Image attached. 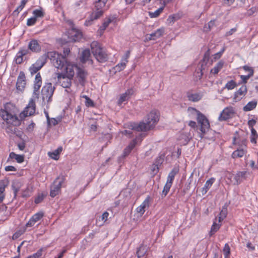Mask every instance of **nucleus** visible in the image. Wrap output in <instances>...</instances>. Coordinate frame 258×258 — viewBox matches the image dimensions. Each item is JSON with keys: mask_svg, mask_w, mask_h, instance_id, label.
I'll return each mask as SVG.
<instances>
[{"mask_svg": "<svg viewBox=\"0 0 258 258\" xmlns=\"http://www.w3.org/2000/svg\"><path fill=\"white\" fill-rule=\"evenodd\" d=\"M43 213L42 212L35 214L26 224L25 226L26 227H31L33 226L37 222L39 221L43 217Z\"/></svg>", "mask_w": 258, "mask_h": 258, "instance_id": "obj_22", "label": "nucleus"}, {"mask_svg": "<svg viewBox=\"0 0 258 258\" xmlns=\"http://www.w3.org/2000/svg\"><path fill=\"white\" fill-rule=\"evenodd\" d=\"M159 120V114L157 111L152 110L145 119V122L139 123H131L129 127L138 132H146L154 128Z\"/></svg>", "mask_w": 258, "mask_h": 258, "instance_id": "obj_1", "label": "nucleus"}, {"mask_svg": "<svg viewBox=\"0 0 258 258\" xmlns=\"http://www.w3.org/2000/svg\"><path fill=\"white\" fill-rule=\"evenodd\" d=\"M165 30L164 28L162 27L158 29L156 31H155L154 32L152 33L149 35V37H148V39L151 40H156L157 39L160 38L161 37L163 34L164 33Z\"/></svg>", "mask_w": 258, "mask_h": 258, "instance_id": "obj_27", "label": "nucleus"}, {"mask_svg": "<svg viewBox=\"0 0 258 258\" xmlns=\"http://www.w3.org/2000/svg\"><path fill=\"white\" fill-rule=\"evenodd\" d=\"M13 106V104L11 103H6L5 105V109L0 110V116L8 124L13 126H17L20 124L21 122L17 116L10 113V109Z\"/></svg>", "mask_w": 258, "mask_h": 258, "instance_id": "obj_4", "label": "nucleus"}, {"mask_svg": "<svg viewBox=\"0 0 258 258\" xmlns=\"http://www.w3.org/2000/svg\"><path fill=\"white\" fill-rule=\"evenodd\" d=\"M57 123H58V121L54 118H50V122H47V124L49 126H50V125L54 126V125L57 124Z\"/></svg>", "mask_w": 258, "mask_h": 258, "instance_id": "obj_64", "label": "nucleus"}, {"mask_svg": "<svg viewBox=\"0 0 258 258\" xmlns=\"http://www.w3.org/2000/svg\"><path fill=\"white\" fill-rule=\"evenodd\" d=\"M247 172L246 171H238L235 174L233 175V184L234 185L240 184L244 180L247 178Z\"/></svg>", "mask_w": 258, "mask_h": 258, "instance_id": "obj_18", "label": "nucleus"}, {"mask_svg": "<svg viewBox=\"0 0 258 258\" xmlns=\"http://www.w3.org/2000/svg\"><path fill=\"white\" fill-rule=\"evenodd\" d=\"M26 227L25 226L23 227V228H21L20 230L17 231L12 236V239L13 240L17 239L19 237H20L23 234H24L26 230Z\"/></svg>", "mask_w": 258, "mask_h": 258, "instance_id": "obj_38", "label": "nucleus"}, {"mask_svg": "<svg viewBox=\"0 0 258 258\" xmlns=\"http://www.w3.org/2000/svg\"><path fill=\"white\" fill-rule=\"evenodd\" d=\"M27 49L34 52H38L40 51L41 47L37 40L33 39L29 42Z\"/></svg>", "mask_w": 258, "mask_h": 258, "instance_id": "obj_25", "label": "nucleus"}, {"mask_svg": "<svg viewBox=\"0 0 258 258\" xmlns=\"http://www.w3.org/2000/svg\"><path fill=\"white\" fill-rule=\"evenodd\" d=\"M130 53H131V51L130 50H127L124 56H123V57L122 58V61H123V63H127L128 60H127V59L128 58V57H130Z\"/></svg>", "mask_w": 258, "mask_h": 258, "instance_id": "obj_62", "label": "nucleus"}, {"mask_svg": "<svg viewBox=\"0 0 258 258\" xmlns=\"http://www.w3.org/2000/svg\"><path fill=\"white\" fill-rule=\"evenodd\" d=\"M69 37L71 40L77 41L82 37V33L80 30L72 28L69 32Z\"/></svg>", "mask_w": 258, "mask_h": 258, "instance_id": "obj_23", "label": "nucleus"}, {"mask_svg": "<svg viewBox=\"0 0 258 258\" xmlns=\"http://www.w3.org/2000/svg\"><path fill=\"white\" fill-rule=\"evenodd\" d=\"M54 90V87H52L50 83H46L41 90L42 97L43 101L49 102L52 97Z\"/></svg>", "mask_w": 258, "mask_h": 258, "instance_id": "obj_8", "label": "nucleus"}, {"mask_svg": "<svg viewBox=\"0 0 258 258\" xmlns=\"http://www.w3.org/2000/svg\"><path fill=\"white\" fill-rule=\"evenodd\" d=\"M197 120L200 127L197 128L200 132L199 133V137L202 139L204 138L205 135L209 131L210 129V123L207 117L200 111L197 110ZM188 125L192 128L198 127L196 122L194 121H190Z\"/></svg>", "mask_w": 258, "mask_h": 258, "instance_id": "obj_2", "label": "nucleus"}, {"mask_svg": "<svg viewBox=\"0 0 258 258\" xmlns=\"http://www.w3.org/2000/svg\"><path fill=\"white\" fill-rule=\"evenodd\" d=\"M247 92L246 86L242 85L234 94L233 100L235 102H237L241 100L246 95Z\"/></svg>", "mask_w": 258, "mask_h": 258, "instance_id": "obj_21", "label": "nucleus"}, {"mask_svg": "<svg viewBox=\"0 0 258 258\" xmlns=\"http://www.w3.org/2000/svg\"><path fill=\"white\" fill-rule=\"evenodd\" d=\"M171 185L169 184L168 183H166L164 186L163 189L161 192V196L162 198H165L167 195L168 194L169 190L171 187Z\"/></svg>", "mask_w": 258, "mask_h": 258, "instance_id": "obj_39", "label": "nucleus"}, {"mask_svg": "<svg viewBox=\"0 0 258 258\" xmlns=\"http://www.w3.org/2000/svg\"><path fill=\"white\" fill-rule=\"evenodd\" d=\"M12 188L14 190V195L16 196L19 190V186H18V183H14L12 185Z\"/></svg>", "mask_w": 258, "mask_h": 258, "instance_id": "obj_63", "label": "nucleus"}, {"mask_svg": "<svg viewBox=\"0 0 258 258\" xmlns=\"http://www.w3.org/2000/svg\"><path fill=\"white\" fill-rule=\"evenodd\" d=\"M236 86V83L234 80H230L228 81L225 85L224 88H226L228 90H232Z\"/></svg>", "mask_w": 258, "mask_h": 258, "instance_id": "obj_44", "label": "nucleus"}, {"mask_svg": "<svg viewBox=\"0 0 258 258\" xmlns=\"http://www.w3.org/2000/svg\"><path fill=\"white\" fill-rule=\"evenodd\" d=\"M129 99V98L125 95V93L122 94L118 100V104L120 105L124 101H127Z\"/></svg>", "mask_w": 258, "mask_h": 258, "instance_id": "obj_47", "label": "nucleus"}, {"mask_svg": "<svg viewBox=\"0 0 258 258\" xmlns=\"http://www.w3.org/2000/svg\"><path fill=\"white\" fill-rule=\"evenodd\" d=\"M46 63V57L45 56H41L29 68L31 75L36 74L39 71Z\"/></svg>", "mask_w": 258, "mask_h": 258, "instance_id": "obj_10", "label": "nucleus"}, {"mask_svg": "<svg viewBox=\"0 0 258 258\" xmlns=\"http://www.w3.org/2000/svg\"><path fill=\"white\" fill-rule=\"evenodd\" d=\"M57 78V83L60 84L63 88H66L65 92L73 96L74 93L71 89L72 78L66 76L63 73H57L56 74Z\"/></svg>", "mask_w": 258, "mask_h": 258, "instance_id": "obj_6", "label": "nucleus"}, {"mask_svg": "<svg viewBox=\"0 0 258 258\" xmlns=\"http://www.w3.org/2000/svg\"><path fill=\"white\" fill-rule=\"evenodd\" d=\"M252 77L250 75H241L240 78L242 81L243 83H246L247 82V80Z\"/></svg>", "mask_w": 258, "mask_h": 258, "instance_id": "obj_61", "label": "nucleus"}, {"mask_svg": "<svg viewBox=\"0 0 258 258\" xmlns=\"http://www.w3.org/2000/svg\"><path fill=\"white\" fill-rule=\"evenodd\" d=\"M256 123V120L254 119H250L247 122V124L248 126L251 128H253V126L255 125Z\"/></svg>", "mask_w": 258, "mask_h": 258, "instance_id": "obj_59", "label": "nucleus"}, {"mask_svg": "<svg viewBox=\"0 0 258 258\" xmlns=\"http://www.w3.org/2000/svg\"><path fill=\"white\" fill-rule=\"evenodd\" d=\"M205 68H202L201 67L199 69V70H200V72H197V75H196V79H197V81H198V80H201L203 75V73L202 72V71L203 70H204Z\"/></svg>", "mask_w": 258, "mask_h": 258, "instance_id": "obj_58", "label": "nucleus"}, {"mask_svg": "<svg viewBox=\"0 0 258 258\" xmlns=\"http://www.w3.org/2000/svg\"><path fill=\"white\" fill-rule=\"evenodd\" d=\"M215 25V21L211 20L207 24H206L204 27V30L205 32H209Z\"/></svg>", "mask_w": 258, "mask_h": 258, "instance_id": "obj_41", "label": "nucleus"}, {"mask_svg": "<svg viewBox=\"0 0 258 258\" xmlns=\"http://www.w3.org/2000/svg\"><path fill=\"white\" fill-rule=\"evenodd\" d=\"M151 198L147 196L142 204L136 208V212L142 216L145 213L146 209L148 208L150 206V201Z\"/></svg>", "mask_w": 258, "mask_h": 258, "instance_id": "obj_20", "label": "nucleus"}, {"mask_svg": "<svg viewBox=\"0 0 258 258\" xmlns=\"http://www.w3.org/2000/svg\"><path fill=\"white\" fill-rule=\"evenodd\" d=\"M221 225L214 222L211 226V231L210 232V236H212L215 232H216L220 228Z\"/></svg>", "mask_w": 258, "mask_h": 258, "instance_id": "obj_43", "label": "nucleus"}, {"mask_svg": "<svg viewBox=\"0 0 258 258\" xmlns=\"http://www.w3.org/2000/svg\"><path fill=\"white\" fill-rule=\"evenodd\" d=\"M112 21V19L111 18H108L104 20L103 23V27L107 28L110 23Z\"/></svg>", "mask_w": 258, "mask_h": 258, "instance_id": "obj_57", "label": "nucleus"}, {"mask_svg": "<svg viewBox=\"0 0 258 258\" xmlns=\"http://www.w3.org/2000/svg\"><path fill=\"white\" fill-rule=\"evenodd\" d=\"M178 17L176 15H171L169 16L167 19V21L169 23H173L175 21L177 20Z\"/></svg>", "mask_w": 258, "mask_h": 258, "instance_id": "obj_52", "label": "nucleus"}, {"mask_svg": "<svg viewBox=\"0 0 258 258\" xmlns=\"http://www.w3.org/2000/svg\"><path fill=\"white\" fill-rule=\"evenodd\" d=\"M65 180V176L62 174H60L53 181V185L51 186L50 192V196L52 198H54L58 195Z\"/></svg>", "mask_w": 258, "mask_h": 258, "instance_id": "obj_7", "label": "nucleus"}, {"mask_svg": "<svg viewBox=\"0 0 258 258\" xmlns=\"http://www.w3.org/2000/svg\"><path fill=\"white\" fill-rule=\"evenodd\" d=\"M42 249H39L36 253L30 255V256L31 258H39L42 255Z\"/></svg>", "mask_w": 258, "mask_h": 258, "instance_id": "obj_55", "label": "nucleus"}, {"mask_svg": "<svg viewBox=\"0 0 258 258\" xmlns=\"http://www.w3.org/2000/svg\"><path fill=\"white\" fill-rule=\"evenodd\" d=\"M34 17L37 18L42 17L43 16V12L39 10H35L33 11Z\"/></svg>", "mask_w": 258, "mask_h": 258, "instance_id": "obj_49", "label": "nucleus"}, {"mask_svg": "<svg viewBox=\"0 0 258 258\" xmlns=\"http://www.w3.org/2000/svg\"><path fill=\"white\" fill-rule=\"evenodd\" d=\"M44 197L45 196L43 194L38 195V196L35 199V203L36 204H39L41 203L43 200Z\"/></svg>", "mask_w": 258, "mask_h": 258, "instance_id": "obj_54", "label": "nucleus"}, {"mask_svg": "<svg viewBox=\"0 0 258 258\" xmlns=\"http://www.w3.org/2000/svg\"><path fill=\"white\" fill-rule=\"evenodd\" d=\"M84 97L85 99V105L87 107H94V102L89 97L85 95L84 96Z\"/></svg>", "mask_w": 258, "mask_h": 258, "instance_id": "obj_46", "label": "nucleus"}, {"mask_svg": "<svg viewBox=\"0 0 258 258\" xmlns=\"http://www.w3.org/2000/svg\"><path fill=\"white\" fill-rule=\"evenodd\" d=\"M15 159L18 163H21L23 162L24 160V156L17 154L15 158Z\"/></svg>", "mask_w": 258, "mask_h": 258, "instance_id": "obj_60", "label": "nucleus"}, {"mask_svg": "<svg viewBox=\"0 0 258 258\" xmlns=\"http://www.w3.org/2000/svg\"><path fill=\"white\" fill-rule=\"evenodd\" d=\"M37 21V19L35 17H32L27 20V25L29 26L34 25Z\"/></svg>", "mask_w": 258, "mask_h": 258, "instance_id": "obj_51", "label": "nucleus"}, {"mask_svg": "<svg viewBox=\"0 0 258 258\" xmlns=\"http://www.w3.org/2000/svg\"><path fill=\"white\" fill-rule=\"evenodd\" d=\"M233 144L238 146V148L246 149L247 141L245 139H237L236 137L233 138Z\"/></svg>", "mask_w": 258, "mask_h": 258, "instance_id": "obj_28", "label": "nucleus"}, {"mask_svg": "<svg viewBox=\"0 0 258 258\" xmlns=\"http://www.w3.org/2000/svg\"><path fill=\"white\" fill-rule=\"evenodd\" d=\"M202 95L200 93H190L188 92L187 93V97L189 101L192 102H197L200 100L202 98Z\"/></svg>", "mask_w": 258, "mask_h": 258, "instance_id": "obj_33", "label": "nucleus"}, {"mask_svg": "<svg viewBox=\"0 0 258 258\" xmlns=\"http://www.w3.org/2000/svg\"><path fill=\"white\" fill-rule=\"evenodd\" d=\"M35 102L33 99H31L23 111L20 113V117L23 118L33 115L35 111Z\"/></svg>", "mask_w": 258, "mask_h": 258, "instance_id": "obj_9", "label": "nucleus"}, {"mask_svg": "<svg viewBox=\"0 0 258 258\" xmlns=\"http://www.w3.org/2000/svg\"><path fill=\"white\" fill-rule=\"evenodd\" d=\"M209 60V58L208 57H206V56H204L202 60L201 61L200 63L201 64V67L202 68H204L205 66L206 65Z\"/></svg>", "mask_w": 258, "mask_h": 258, "instance_id": "obj_53", "label": "nucleus"}, {"mask_svg": "<svg viewBox=\"0 0 258 258\" xmlns=\"http://www.w3.org/2000/svg\"><path fill=\"white\" fill-rule=\"evenodd\" d=\"M29 53V50L25 47L20 48L17 53L14 60L16 64H21L24 60V57Z\"/></svg>", "mask_w": 258, "mask_h": 258, "instance_id": "obj_15", "label": "nucleus"}, {"mask_svg": "<svg viewBox=\"0 0 258 258\" xmlns=\"http://www.w3.org/2000/svg\"><path fill=\"white\" fill-rule=\"evenodd\" d=\"M26 84V77L24 72L19 73L16 83V88L18 90L23 91Z\"/></svg>", "mask_w": 258, "mask_h": 258, "instance_id": "obj_16", "label": "nucleus"}, {"mask_svg": "<svg viewBox=\"0 0 258 258\" xmlns=\"http://www.w3.org/2000/svg\"><path fill=\"white\" fill-rule=\"evenodd\" d=\"M215 180L214 178H211L206 182L204 186L202 189V192L203 195L207 192L214 182Z\"/></svg>", "mask_w": 258, "mask_h": 258, "instance_id": "obj_32", "label": "nucleus"}, {"mask_svg": "<svg viewBox=\"0 0 258 258\" xmlns=\"http://www.w3.org/2000/svg\"><path fill=\"white\" fill-rule=\"evenodd\" d=\"M101 17V12L94 13L92 12L89 17L85 21L84 25L86 26H91L93 24L94 21L99 19Z\"/></svg>", "mask_w": 258, "mask_h": 258, "instance_id": "obj_24", "label": "nucleus"}, {"mask_svg": "<svg viewBox=\"0 0 258 258\" xmlns=\"http://www.w3.org/2000/svg\"><path fill=\"white\" fill-rule=\"evenodd\" d=\"M108 0H98L94 3V8L93 10L94 13L101 12V16L103 15L106 8V4Z\"/></svg>", "mask_w": 258, "mask_h": 258, "instance_id": "obj_17", "label": "nucleus"}, {"mask_svg": "<svg viewBox=\"0 0 258 258\" xmlns=\"http://www.w3.org/2000/svg\"><path fill=\"white\" fill-rule=\"evenodd\" d=\"M147 252V247L146 246L141 245L138 249L137 255L138 258H140L144 256Z\"/></svg>", "mask_w": 258, "mask_h": 258, "instance_id": "obj_36", "label": "nucleus"}, {"mask_svg": "<svg viewBox=\"0 0 258 258\" xmlns=\"http://www.w3.org/2000/svg\"><path fill=\"white\" fill-rule=\"evenodd\" d=\"M42 79L40 73L37 74L35 76L33 93L35 95L38 94L39 90L41 86Z\"/></svg>", "mask_w": 258, "mask_h": 258, "instance_id": "obj_26", "label": "nucleus"}, {"mask_svg": "<svg viewBox=\"0 0 258 258\" xmlns=\"http://www.w3.org/2000/svg\"><path fill=\"white\" fill-rule=\"evenodd\" d=\"M76 66H75V67ZM74 67L71 64H68L67 62V60L65 59V63L64 64L63 67L61 69H59V70L62 71V73L63 74H65L66 76L69 77L73 79L74 75L75 72L74 70Z\"/></svg>", "mask_w": 258, "mask_h": 258, "instance_id": "obj_19", "label": "nucleus"}, {"mask_svg": "<svg viewBox=\"0 0 258 258\" xmlns=\"http://www.w3.org/2000/svg\"><path fill=\"white\" fill-rule=\"evenodd\" d=\"M225 47H223L220 51L215 53L214 55V58L215 59H217L220 58L221 57L223 52L225 51Z\"/></svg>", "mask_w": 258, "mask_h": 258, "instance_id": "obj_50", "label": "nucleus"}, {"mask_svg": "<svg viewBox=\"0 0 258 258\" xmlns=\"http://www.w3.org/2000/svg\"><path fill=\"white\" fill-rule=\"evenodd\" d=\"M242 69L245 71L248 72L249 73L248 75L253 76L254 70L252 67L245 65L242 67Z\"/></svg>", "mask_w": 258, "mask_h": 258, "instance_id": "obj_48", "label": "nucleus"}, {"mask_svg": "<svg viewBox=\"0 0 258 258\" xmlns=\"http://www.w3.org/2000/svg\"><path fill=\"white\" fill-rule=\"evenodd\" d=\"M124 93L125 95H126L130 99L131 97V96L134 94V90L133 88L128 89L125 91Z\"/></svg>", "mask_w": 258, "mask_h": 258, "instance_id": "obj_56", "label": "nucleus"}, {"mask_svg": "<svg viewBox=\"0 0 258 258\" xmlns=\"http://www.w3.org/2000/svg\"><path fill=\"white\" fill-rule=\"evenodd\" d=\"M8 184V181L6 180H0V203H2L5 198L4 191L6 187Z\"/></svg>", "mask_w": 258, "mask_h": 258, "instance_id": "obj_30", "label": "nucleus"}, {"mask_svg": "<svg viewBox=\"0 0 258 258\" xmlns=\"http://www.w3.org/2000/svg\"><path fill=\"white\" fill-rule=\"evenodd\" d=\"M42 56H45L46 61L47 58L50 59L53 66L57 69H61L65 63V58L55 51L48 52Z\"/></svg>", "mask_w": 258, "mask_h": 258, "instance_id": "obj_5", "label": "nucleus"}, {"mask_svg": "<svg viewBox=\"0 0 258 258\" xmlns=\"http://www.w3.org/2000/svg\"><path fill=\"white\" fill-rule=\"evenodd\" d=\"M75 68L77 70V77L78 81L81 85L84 86L86 82L88 73L84 69L81 68L77 66Z\"/></svg>", "mask_w": 258, "mask_h": 258, "instance_id": "obj_13", "label": "nucleus"}, {"mask_svg": "<svg viewBox=\"0 0 258 258\" xmlns=\"http://www.w3.org/2000/svg\"><path fill=\"white\" fill-rule=\"evenodd\" d=\"M164 8V7L163 6V7L159 8L158 10H157L154 13H150V16L152 18H156V17H158V16L160 15V14L163 11Z\"/></svg>", "mask_w": 258, "mask_h": 258, "instance_id": "obj_45", "label": "nucleus"}, {"mask_svg": "<svg viewBox=\"0 0 258 258\" xmlns=\"http://www.w3.org/2000/svg\"><path fill=\"white\" fill-rule=\"evenodd\" d=\"M62 150V148L59 147L52 152H49L48 155L51 158L57 160L59 154L61 152Z\"/></svg>", "mask_w": 258, "mask_h": 258, "instance_id": "obj_37", "label": "nucleus"}, {"mask_svg": "<svg viewBox=\"0 0 258 258\" xmlns=\"http://www.w3.org/2000/svg\"><path fill=\"white\" fill-rule=\"evenodd\" d=\"M142 139L140 138V137H137L136 139L133 140L129 145L124 149L123 154L121 156L119 157V158H124L127 156H128L132 150L135 147V146L138 144V141L141 142Z\"/></svg>", "mask_w": 258, "mask_h": 258, "instance_id": "obj_14", "label": "nucleus"}, {"mask_svg": "<svg viewBox=\"0 0 258 258\" xmlns=\"http://www.w3.org/2000/svg\"><path fill=\"white\" fill-rule=\"evenodd\" d=\"M179 170L177 168H173L169 173L166 183H168L170 185L172 184L173 180L175 175L178 173Z\"/></svg>", "mask_w": 258, "mask_h": 258, "instance_id": "obj_31", "label": "nucleus"}, {"mask_svg": "<svg viewBox=\"0 0 258 258\" xmlns=\"http://www.w3.org/2000/svg\"><path fill=\"white\" fill-rule=\"evenodd\" d=\"M92 53L99 62H105L108 60V54L106 49L102 47L97 41H93L91 44Z\"/></svg>", "mask_w": 258, "mask_h": 258, "instance_id": "obj_3", "label": "nucleus"}, {"mask_svg": "<svg viewBox=\"0 0 258 258\" xmlns=\"http://www.w3.org/2000/svg\"><path fill=\"white\" fill-rule=\"evenodd\" d=\"M79 59L82 63H88L90 65H92L93 63V61L91 58L90 51L89 49H85L82 51Z\"/></svg>", "mask_w": 258, "mask_h": 258, "instance_id": "obj_12", "label": "nucleus"}, {"mask_svg": "<svg viewBox=\"0 0 258 258\" xmlns=\"http://www.w3.org/2000/svg\"><path fill=\"white\" fill-rule=\"evenodd\" d=\"M234 114V111L232 107L225 108L221 112L218 120L219 121H225L232 118Z\"/></svg>", "mask_w": 258, "mask_h": 258, "instance_id": "obj_11", "label": "nucleus"}, {"mask_svg": "<svg viewBox=\"0 0 258 258\" xmlns=\"http://www.w3.org/2000/svg\"><path fill=\"white\" fill-rule=\"evenodd\" d=\"M224 61L222 60L219 61L216 65L211 70V73L216 75L217 74L219 71L222 69L224 65Z\"/></svg>", "mask_w": 258, "mask_h": 258, "instance_id": "obj_35", "label": "nucleus"}, {"mask_svg": "<svg viewBox=\"0 0 258 258\" xmlns=\"http://www.w3.org/2000/svg\"><path fill=\"white\" fill-rule=\"evenodd\" d=\"M223 251L225 258H229L230 254V248L228 243H226L225 244Z\"/></svg>", "mask_w": 258, "mask_h": 258, "instance_id": "obj_42", "label": "nucleus"}, {"mask_svg": "<svg viewBox=\"0 0 258 258\" xmlns=\"http://www.w3.org/2000/svg\"><path fill=\"white\" fill-rule=\"evenodd\" d=\"M171 185L169 184L168 183H166L164 186L163 189L161 192V196L162 198H165L167 195L168 194L169 190L171 187Z\"/></svg>", "mask_w": 258, "mask_h": 258, "instance_id": "obj_40", "label": "nucleus"}, {"mask_svg": "<svg viewBox=\"0 0 258 258\" xmlns=\"http://www.w3.org/2000/svg\"><path fill=\"white\" fill-rule=\"evenodd\" d=\"M257 105V101L255 100L248 102L243 108L244 111H249L254 109Z\"/></svg>", "mask_w": 258, "mask_h": 258, "instance_id": "obj_34", "label": "nucleus"}, {"mask_svg": "<svg viewBox=\"0 0 258 258\" xmlns=\"http://www.w3.org/2000/svg\"><path fill=\"white\" fill-rule=\"evenodd\" d=\"M246 152V149L237 147V149L232 153V157L233 158H241L243 157Z\"/></svg>", "mask_w": 258, "mask_h": 258, "instance_id": "obj_29", "label": "nucleus"}]
</instances>
